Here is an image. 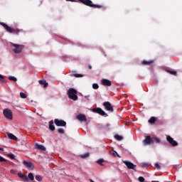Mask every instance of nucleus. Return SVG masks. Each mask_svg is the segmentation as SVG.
<instances>
[{
	"label": "nucleus",
	"instance_id": "obj_37",
	"mask_svg": "<svg viewBox=\"0 0 182 182\" xmlns=\"http://www.w3.org/2000/svg\"><path fill=\"white\" fill-rule=\"evenodd\" d=\"M155 167H156V168H157V170H160V168H161V167L159 165L158 163L155 164Z\"/></svg>",
	"mask_w": 182,
	"mask_h": 182
},
{
	"label": "nucleus",
	"instance_id": "obj_29",
	"mask_svg": "<svg viewBox=\"0 0 182 182\" xmlns=\"http://www.w3.org/2000/svg\"><path fill=\"white\" fill-rule=\"evenodd\" d=\"M20 97H21V99H26L27 97L26 94L23 92H20Z\"/></svg>",
	"mask_w": 182,
	"mask_h": 182
},
{
	"label": "nucleus",
	"instance_id": "obj_13",
	"mask_svg": "<svg viewBox=\"0 0 182 182\" xmlns=\"http://www.w3.org/2000/svg\"><path fill=\"white\" fill-rule=\"evenodd\" d=\"M92 112L94 113H98V114H101V116H105L106 112L103 111L101 108H94L92 109Z\"/></svg>",
	"mask_w": 182,
	"mask_h": 182
},
{
	"label": "nucleus",
	"instance_id": "obj_21",
	"mask_svg": "<svg viewBox=\"0 0 182 182\" xmlns=\"http://www.w3.org/2000/svg\"><path fill=\"white\" fill-rule=\"evenodd\" d=\"M105 162V159H100L97 161V164H100V166H105L103 163Z\"/></svg>",
	"mask_w": 182,
	"mask_h": 182
},
{
	"label": "nucleus",
	"instance_id": "obj_17",
	"mask_svg": "<svg viewBox=\"0 0 182 182\" xmlns=\"http://www.w3.org/2000/svg\"><path fill=\"white\" fill-rule=\"evenodd\" d=\"M8 137L9 139H11V140H18V137L15 136V135H14V134L11 133L8 134Z\"/></svg>",
	"mask_w": 182,
	"mask_h": 182
},
{
	"label": "nucleus",
	"instance_id": "obj_36",
	"mask_svg": "<svg viewBox=\"0 0 182 182\" xmlns=\"http://www.w3.org/2000/svg\"><path fill=\"white\" fill-rule=\"evenodd\" d=\"M138 180L139 182H144V178L143 176H139Z\"/></svg>",
	"mask_w": 182,
	"mask_h": 182
},
{
	"label": "nucleus",
	"instance_id": "obj_12",
	"mask_svg": "<svg viewBox=\"0 0 182 182\" xmlns=\"http://www.w3.org/2000/svg\"><path fill=\"white\" fill-rule=\"evenodd\" d=\"M77 120H79V122H87V119L86 118V115L83 114H80L76 116Z\"/></svg>",
	"mask_w": 182,
	"mask_h": 182
},
{
	"label": "nucleus",
	"instance_id": "obj_26",
	"mask_svg": "<svg viewBox=\"0 0 182 182\" xmlns=\"http://www.w3.org/2000/svg\"><path fill=\"white\" fill-rule=\"evenodd\" d=\"M155 122H156V117H151L149 119V123H155Z\"/></svg>",
	"mask_w": 182,
	"mask_h": 182
},
{
	"label": "nucleus",
	"instance_id": "obj_43",
	"mask_svg": "<svg viewBox=\"0 0 182 182\" xmlns=\"http://www.w3.org/2000/svg\"><path fill=\"white\" fill-rule=\"evenodd\" d=\"M88 69H92V65H89Z\"/></svg>",
	"mask_w": 182,
	"mask_h": 182
},
{
	"label": "nucleus",
	"instance_id": "obj_7",
	"mask_svg": "<svg viewBox=\"0 0 182 182\" xmlns=\"http://www.w3.org/2000/svg\"><path fill=\"white\" fill-rule=\"evenodd\" d=\"M166 140L173 146V147H176V146H178V143L176 141H174V139L170 136L169 135L166 136Z\"/></svg>",
	"mask_w": 182,
	"mask_h": 182
},
{
	"label": "nucleus",
	"instance_id": "obj_45",
	"mask_svg": "<svg viewBox=\"0 0 182 182\" xmlns=\"http://www.w3.org/2000/svg\"><path fill=\"white\" fill-rule=\"evenodd\" d=\"M90 182H95V181H93V180L90 179Z\"/></svg>",
	"mask_w": 182,
	"mask_h": 182
},
{
	"label": "nucleus",
	"instance_id": "obj_5",
	"mask_svg": "<svg viewBox=\"0 0 182 182\" xmlns=\"http://www.w3.org/2000/svg\"><path fill=\"white\" fill-rule=\"evenodd\" d=\"M151 143H154V141H153V138H151L150 136H146L143 140V144L144 146H149L151 144Z\"/></svg>",
	"mask_w": 182,
	"mask_h": 182
},
{
	"label": "nucleus",
	"instance_id": "obj_32",
	"mask_svg": "<svg viewBox=\"0 0 182 182\" xmlns=\"http://www.w3.org/2000/svg\"><path fill=\"white\" fill-rule=\"evenodd\" d=\"M58 133H60V134H63V133H65V129H62V128H59L58 129Z\"/></svg>",
	"mask_w": 182,
	"mask_h": 182
},
{
	"label": "nucleus",
	"instance_id": "obj_14",
	"mask_svg": "<svg viewBox=\"0 0 182 182\" xmlns=\"http://www.w3.org/2000/svg\"><path fill=\"white\" fill-rule=\"evenodd\" d=\"M101 83L103 86H112V82L107 79H102Z\"/></svg>",
	"mask_w": 182,
	"mask_h": 182
},
{
	"label": "nucleus",
	"instance_id": "obj_15",
	"mask_svg": "<svg viewBox=\"0 0 182 182\" xmlns=\"http://www.w3.org/2000/svg\"><path fill=\"white\" fill-rule=\"evenodd\" d=\"M35 148L37 150H41V151H46V148L45 146H43V145L36 144Z\"/></svg>",
	"mask_w": 182,
	"mask_h": 182
},
{
	"label": "nucleus",
	"instance_id": "obj_4",
	"mask_svg": "<svg viewBox=\"0 0 182 182\" xmlns=\"http://www.w3.org/2000/svg\"><path fill=\"white\" fill-rule=\"evenodd\" d=\"M11 45L14 53H21L23 50V48H25L23 45L15 44L14 43H11Z\"/></svg>",
	"mask_w": 182,
	"mask_h": 182
},
{
	"label": "nucleus",
	"instance_id": "obj_33",
	"mask_svg": "<svg viewBox=\"0 0 182 182\" xmlns=\"http://www.w3.org/2000/svg\"><path fill=\"white\" fill-rule=\"evenodd\" d=\"M111 154H112V156H114V157H116V155L118 156V157H120V156H119V154H117V152L112 151L111 152Z\"/></svg>",
	"mask_w": 182,
	"mask_h": 182
},
{
	"label": "nucleus",
	"instance_id": "obj_35",
	"mask_svg": "<svg viewBox=\"0 0 182 182\" xmlns=\"http://www.w3.org/2000/svg\"><path fill=\"white\" fill-rule=\"evenodd\" d=\"M75 77H83L82 74H74Z\"/></svg>",
	"mask_w": 182,
	"mask_h": 182
},
{
	"label": "nucleus",
	"instance_id": "obj_41",
	"mask_svg": "<svg viewBox=\"0 0 182 182\" xmlns=\"http://www.w3.org/2000/svg\"><path fill=\"white\" fill-rule=\"evenodd\" d=\"M68 1V2H75V0H66Z\"/></svg>",
	"mask_w": 182,
	"mask_h": 182
},
{
	"label": "nucleus",
	"instance_id": "obj_34",
	"mask_svg": "<svg viewBox=\"0 0 182 182\" xmlns=\"http://www.w3.org/2000/svg\"><path fill=\"white\" fill-rule=\"evenodd\" d=\"M92 87H93V89H99V85H97V83H94L93 85H92Z\"/></svg>",
	"mask_w": 182,
	"mask_h": 182
},
{
	"label": "nucleus",
	"instance_id": "obj_8",
	"mask_svg": "<svg viewBox=\"0 0 182 182\" xmlns=\"http://www.w3.org/2000/svg\"><path fill=\"white\" fill-rule=\"evenodd\" d=\"M54 122H55V126H58V127H65V126H66V122H65L62 119H55L54 120Z\"/></svg>",
	"mask_w": 182,
	"mask_h": 182
},
{
	"label": "nucleus",
	"instance_id": "obj_28",
	"mask_svg": "<svg viewBox=\"0 0 182 182\" xmlns=\"http://www.w3.org/2000/svg\"><path fill=\"white\" fill-rule=\"evenodd\" d=\"M89 156H90L89 153H86V154L80 155V157L82 159H86V158L89 157Z\"/></svg>",
	"mask_w": 182,
	"mask_h": 182
},
{
	"label": "nucleus",
	"instance_id": "obj_24",
	"mask_svg": "<svg viewBox=\"0 0 182 182\" xmlns=\"http://www.w3.org/2000/svg\"><path fill=\"white\" fill-rule=\"evenodd\" d=\"M152 140H153L154 143V142H155V143H157V144L160 143V139H159V138L156 137V136H154V137L152 138Z\"/></svg>",
	"mask_w": 182,
	"mask_h": 182
},
{
	"label": "nucleus",
	"instance_id": "obj_46",
	"mask_svg": "<svg viewBox=\"0 0 182 182\" xmlns=\"http://www.w3.org/2000/svg\"><path fill=\"white\" fill-rule=\"evenodd\" d=\"M151 182H159V181H152Z\"/></svg>",
	"mask_w": 182,
	"mask_h": 182
},
{
	"label": "nucleus",
	"instance_id": "obj_19",
	"mask_svg": "<svg viewBox=\"0 0 182 182\" xmlns=\"http://www.w3.org/2000/svg\"><path fill=\"white\" fill-rule=\"evenodd\" d=\"M40 85H43L44 87H48V82L46 80H39Z\"/></svg>",
	"mask_w": 182,
	"mask_h": 182
},
{
	"label": "nucleus",
	"instance_id": "obj_30",
	"mask_svg": "<svg viewBox=\"0 0 182 182\" xmlns=\"http://www.w3.org/2000/svg\"><path fill=\"white\" fill-rule=\"evenodd\" d=\"M9 80H13V82H16L18 80V79H16V77H14V76H10L9 77Z\"/></svg>",
	"mask_w": 182,
	"mask_h": 182
},
{
	"label": "nucleus",
	"instance_id": "obj_23",
	"mask_svg": "<svg viewBox=\"0 0 182 182\" xmlns=\"http://www.w3.org/2000/svg\"><path fill=\"white\" fill-rule=\"evenodd\" d=\"M153 60H150V61H146V60H144L142 61V65H151V63H153Z\"/></svg>",
	"mask_w": 182,
	"mask_h": 182
},
{
	"label": "nucleus",
	"instance_id": "obj_27",
	"mask_svg": "<svg viewBox=\"0 0 182 182\" xmlns=\"http://www.w3.org/2000/svg\"><path fill=\"white\" fill-rule=\"evenodd\" d=\"M0 80L1 82H2L3 83H6V80H5V78L4 77V75L0 74Z\"/></svg>",
	"mask_w": 182,
	"mask_h": 182
},
{
	"label": "nucleus",
	"instance_id": "obj_10",
	"mask_svg": "<svg viewBox=\"0 0 182 182\" xmlns=\"http://www.w3.org/2000/svg\"><path fill=\"white\" fill-rule=\"evenodd\" d=\"M23 164L28 168V170H33L35 168V166L32 162H28L26 161H23Z\"/></svg>",
	"mask_w": 182,
	"mask_h": 182
},
{
	"label": "nucleus",
	"instance_id": "obj_22",
	"mask_svg": "<svg viewBox=\"0 0 182 182\" xmlns=\"http://www.w3.org/2000/svg\"><path fill=\"white\" fill-rule=\"evenodd\" d=\"M28 177L31 180V181H33V180H35V177L33 176V173H29Z\"/></svg>",
	"mask_w": 182,
	"mask_h": 182
},
{
	"label": "nucleus",
	"instance_id": "obj_1",
	"mask_svg": "<svg viewBox=\"0 0 182 182\" xmlns=\"http://www.w3.org/2000/svg\"><path fill=\"white\" fill-rule=\"evenodd\" d=\"M0 25H1V26L4 27L6 32H9V33H14L15 35H18L19 32H21L19 28H12L5 23L1 22Z\"/></svg>",
	"mask_w": 182,
	"mask_h": 182
},
{
	"label": "nucleus",
	"instance_id": "obj_2",
	"mask_svg": "<svg viewBox=\"0 0 182 182\" xmlns=\"http://www.w3.org/2000/svg\"><path fill=\"white\" fill-rule=\"evenodd\" d=\"M82 4L86 5L87 6H90V8H96L100 9V8H103L102 6L93 4V2L91 0H79Z\"/></svg>",
	"mask_w": 182,
	"mask_h": 182
},
{
	"label": "nucleus",
	"instance_id": "obj_6",
	"mask_svg": "<svg viewBox=\"0 0 182 182\" xmlns=\"http://www.w3.org/2000/svg\"><path fill=\"white\" fill-rule=\"evenodd\" d=\"M124 164L127 166V168L131 170H136V165L132 163L130 161H123Z\"/></svg>",
	"mask_w": 182,
	"mask_h": 182
},
{
	"label": "nucleus",
	"instance_id": "obj_25",
	"mask_svg": "<svg viewBox=\"0 0 182 182\" xmlns=\"http://www.w3.org/2000/svg\"><path fill=\"white\" fill-rule=\"evenodd\" d=\"M36 180H37V181H42L43 178H42V176L41 175H36Z\"/></svg>",
	"mask_w": 182,
	"mask_h": 182
},
{
	"label": "nucleus",
	"instance_id": "obj_18",
	"mask_svg": "<svg viewBox=\"0 0 182 182\" xmlns=\"http://www.w3.org/2000/svg\"><path fill=\"white\" fill-rule=\"evenodd\" d=\"M49 129L51 132H54L55 130V125H53V121H50L49 122Z\"/></svg>",
	"mask_w": 182,
	"mask_h": 182
},
{
	"label": "nucleus",
	"instance_id": "obj_31",
	"mask_svg": "<svg viewBox=\"0 0 182 182\" xmlns=\"http://www.w3.org/2000/svg\"><path fill=\"white\" fill-rule=\"evenodd\" d=\"M7 156L9 157V159H11V160L15 159V155H14V154H9Z\"/></svg>",
	"mask_w": 182,
	"mask_h": 182
},
{
	"label": "nucleus",
	"instance_id": "obj_20",
	"mask_svg": "<svg viewBox=\"0 0 182 182\" xmlns=\"http://www.w3.org/2000/svg\"><path fill=\"white\" fill-rule=\"evenodd\" d=\"M114 139H116V140H118V141H121V140L123 139V136H122L119 134H116V135H114Z\"/></svg>",
	"mask_w": 182,
	"mask_h": 182
},
{
	"label": "nucleus",
	"instance_id": "obj_11",
	"mask_svg": "<svg viewBox=\"0 0 182 182\" xmlns=\"http://www.w3.org/2000/svg\"><path fill=\"white\" fill-rule=\"evenodd\" d=\"M103 106H105V109L108 112H113V107L112 106V104H110L109 102H104Z\"/></svg>",
	"mask_w": 182,
	"mask_h": 182
},
{
	"label": "nucleus",
	"instance_id": "obj_16",
	"mask_svg": "<svg viewBox=\"0 0 182 182\" xmlns=\"http://www.w3.org/2000/svg\"><path fill=\"white\" fill-rule=\"evenodd\" d=\"M18 177L23 178L25 181H28V176L26 175L21 174V173H18Z\"/></svg>",
	"mask_w": 182,
	"mask_h": 182
},
{
	"label": "nucleus",
	"instance_id": "obj_9",
	"mask_svg": "<svg viewBox=\"0 0 182 182\" xmlns=\"http://www.w3.org/2000/svg\"><path fill=\"white\" fill-rule=\"evenodd\" d=\"M5 117L9 120H12V112L10 109H6L3 112Z\"/></svg>",
	"mask_w": 182,
	"mask_h": 182
},
{
	"label": "nucleus",
	"instance_id": "obj_40",
	"mask_svg": "<svg viewBox=\"0 0 182 182\" xmlns=\"http://www.w3.org/2000/svg\"><path fill=\"white\" fill-rule=\"evenodd\" d=\"M0 161H6V159H5V158L0 156Z\"/></svg>",
	"mask_w": 182,
	"mask_h": 182
},
{
	"label": "nucleus",
	"instance_id": "obj_3",
	"mask_svg": "<svg viewBox=\"0 0 182 182\" xmlns=\"http://www.w3.org/2000/svg\"><path fill=\"white\" fill-rule=\"evenodd\" d=\"M68 97L72 100H77V90L75 88H70L68 91Z\"/></svg>",
	"mask_w": 182,
	"mask_h": 182
},
{
	"label": "nucleus",
	"instance_id": "obj_42",
	"mask_svg": "<svg viewBox=\"0 0 182 182\" xmlns=\"http://www.w3.org/2000/svg\"><path fill=\"white\" fill-rule=\"evenodd\" d=\"M142 166H143V167H144L145 166H147V164H142Z\"/></svg>",
	"mask_w": 182,
	"mask_h": 182
},
{
	"label": "nucleus",
	"instance_id": "obj_44",
	"mask_svg": "<svg viewBox=\"0 0 182 182\" xmlns=\"http://www.w3.org/2000/svg\"><path fill=\"white\" fill-rule=\"evenodd\" d=\"M0 150H1V151H4V148H0Z\"/></svg>",
	"mask_w": 182,
	"mask_h": 182
},
{
	"label": "nucleus",
	"instance_id": "obj_39",
	"mask_svg": "<svg viewBox=\"0 0 182 182\" xmlns=\"http://www.w3.org/2000/svg\"><path fill=\"white\" fill-rule=\"evenodd\" d=\"M10 173H11V174H16V171L15 169H11Z\"/></svg>",
	"mask_w": 182,
	"mask_h": 182
},
{
	"label": "nucleus",
	"instance_id": "obj_38",
	"mask_svg": "<svg viewBox=\"0 0 182 182\" xmlns=\"http://www.w3.org/2000/svg\"><path fill=\"white\" fill-rule=\"evenodd\" d=\"M169 73H171V75H173L176 76V75H177V72L176 71H168Z\"/></svg>",
	"mask_w": 182,
	"mask_h": 182
}]
</instances>
